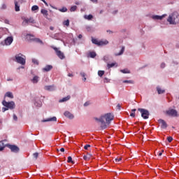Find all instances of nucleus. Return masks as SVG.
Masks as SVG:
<instances>
[{"instance_id": "obj_5", "label": "nucleus", "mask_w": 179, "mask_h": 179, "mask_svg": "<svg viewBox=\"0 0 179 179\" xmlns=\"http://www.w3.org/2000/svg\"><path fill=\"white\" fill-rule=\"evenodd\" d=\"M138 111H140L141 114V117L142 118H143L144 120H148V118H149V110L144 109V108H138Z\"/></svg>"}, {"instance_id": "obj_55", "label": "nucleus", "mask_w": 179, "mask_h": 179, "mask_svg": "<svg viewBox=\"0 0 179 179\" xmlns=\"http://www.w3.org/2000/svg\"><path fill=\"white\" fill-rule=\"evenodd\" d=\"M59 151L60 152H65V148H60Z\"/></svg>"}, {"instance_id": "obj_33", "label": "nucleus", "mask_w": 179, "mask_h": 179, "mask_svg": "<svg viewBox=\"0 0 179 179\" xmlns=\"http://www.w3.org/2000/svg\"><path fill=\"white\" fill-rule=\"evenodd\" d=\"M31 10L34 11V10H38V6H33L31 7Z\"/></svg>"}, {"instance_id": "obj_54", "label": "nucleus", "mask_w": 179, "mask_h": 179, "mask_svg": "<svg viewBox=\"0 0 179 179\" xmlns=\"http://www.w3.org/2000/svg\"><path fill=\"white\" fill-rule=\"evenodd\" d=\"M3 149H5V146L0 147V152H2V150H3Z\"/></svg>"}, {"instance_id": "obj_46", "label": "nucleus", "mask_w": 179, "mask_h": 179, "mask_svg": "<svg viewBox=\"0 0 179 179\" xmlns=\"http://www.w3.org/2000/svg\"><path fill=\"white\" fill-rule=\"evenodd\" d=\"M83 159H84V160H89V159H90V157H88L87 155H84Z\"/></svg>"}, {"instance_id": "obj_51", "label": "nucleus", "mask_w": 179, "mask_h": 179, "mask_svg": "<svg viewBox=\"0 0 179 179\" xmlns=\"http://www.w3.org/2000/svg\"><path fill=\"white\" fill-rule=\"evenodd\" d=\"M117 108H118V110H121V105H120V103L117 105Z\"/></svg>"}, {"instance_id": "obj_9", "label": "nucleus", "mask_w": 179, "mask_h": 179, "mask_svg": "<svg viewBox=\"0 0 179 179\" xmlns=\"http://www.w3.org/2000/svg\"><path fill=\"white\" fill-rule=\"evenodd\" d=\"M7 146L10 149L11 152L14 153H17L20 150L19 147L15 145H7Z\"/></svg>"}, {"instance_id": "obj_61", "label": "nucleus", "mask_w": 179, "mask_h": 179, "mask_svg": "<svg viewBox=\"0 0 179 179\" xmlns=\"http://www.w3.org/2000/svg\"><path fill=\"white\" fill-rule=\"evenodd\" d=\"M5 23H6L7 24H9V21L8 20H6Z\"/></svg>"}, {"instance_id": "obj_31", "label": "nucleus", "mask_w": 179, "mask_h": 179, "mask_svg": "<svg viewBox=\"0 0 179 179\" xmlns=\"http://www.w3.org/2000/svg\"><path fill=\"white\" fill-rule=\"evenodd\" d=\"M63 25L66 26L67 27H69V20L64 21L63 22Z\"/></svg>"}, {"instance_id": "obj_36", "label": "nucleus", "mask_w": 179, "mask_h": 179, "mask_svg": "<svg viewBox=\"0 0 179 179\" xmlns=\"http://www.w3.org/2000/svg\"><path fill=\"white\" fill-rule=\"evenodd\" d=\"M34 158L36 159V160H37L38 157V152H35L33 154Z\"/></svg>"}, {"instance_id": "obj_44", "label": "nucleus", "mask_w": 179, "mask_h": 179, "mask_svg": "<svg viewBox=\"0 0 179 179\" xmlns=\"http://www.w3.org/2000/svg\"><path fill=\"white\" fill-rule=\"evenodd\" d=\"M104 83H108L110 82V79L105 78L103 80Z\"/></svg>"}, {"instance_id": "obj_62", "label": "nucleus", "mask_w": 179, "mask_h": 179, "mask_svg": "<svg viewBox=\"0 0 179 179\" xmlns=\"http://www.w3.org/2000/svg\"><path fill=\"white\" fill-rule=\"evenodd\" d=\"M50 29L52 30V31L54 30V27H50Z\"/></svg>"}, {"instance_id": "obj_3", "label": "nucleus", "mask_w": 179, "mask_h": 179, "mask_svg": "<svg viewBox=\"0 0 179 179\" xmlns=\"http://www.w3.org/2000/svg\"><path fill=\"white\" fill-rule=\"evenodd\" d=\"M23 55H22L21 53L16 55L15 56V62H17V64H20V65H26V58L22 57Z\"/></svg>"}, {"instance_id": "obj_29", "label": "nucleus", "mask_w": 179, "mask_h": 179, "mask_svg": "<svg viewBox=\"0 0 179 179\" xmlns=\"http://www.w3.org/2000/svg\"><path fill=\"white\" fill-rule=\"evenodd\" d=\"M120 72H122V73H131V71L127 69L120 70Z\"/></svg>"}, {"instance_id": "obj_35", "label": "nucleus", "mask_w": 179, "mask_h": 179, "mask_svg": "<svg viewBox=\"0 0 179 179\" xmlns=\"http://www.w3.org/2000/svg\"><path fill=\"white\" fill-rule=\"evenodd\" d=\"M32 62L35 65H38V61L37 59H32Z\"/></svg>"}, {"instance_id": "obj_11", "label": "nucleus", "mask_w": 179, "mask_h": 179, "mask_svg": "<svg viewBox=\"0 0 179 179\" xmlns=\"http://www.w3.org/2000/svg\"><path fill=\"white\" fill-rule=\"evenodd\" d=\"M24 23H27V24H29V23H31V24H34L36 23V20L32 17H30L29 18H25L24 20Z\"/></svg>"}, {"instance_id": "obj_59", "label": "nucleus", "mask_w": 179, "mask_h": 179, "mask_svg": "<svg viewBox=\"0 0 179 179\" xmlns=\"http://www.w3.org/2000/svg\"><path fill=\"white\" fill-rule=\"evenodd\" d=\"M6 8V5L3 4V5L2 6V9H5Z\"/></svg>"}, {"instance_id": "obj_63", "label": "nucleus", "mask_w": 179, "mask_h": 179, "mask_svg": "<svg viewBox=\"0 0 179 179\" xmlns=\"http://www.w3.org/2000/svg\"><path fill=\"white\" fill-rule=\"evenodd\" d=\"M92 2H97V0H90Z\"/></svg>"}, {"instance_id": "obj_23", "label": "nucleus", "mask_w": 179, "mask_h": 179, "mask_svg": "<svg viewBox=\"0 0 179 179\" xmlns=\"http://www.w3.org/2000/svg\"><path fill=\"white\" fill-rule=\"evenodd\" d=\"M41 13L43 16H45V17H47L48 16V11L45 9H42L41 10Z\"/></svg>"}, {"instance_id": "obj_30", "label": "nucleus", "mask_w": 179, "mask_h": 179, "mask_svg": "<svg viewBox=\"0 0 179 179\" xmlns=\"http://www.w3.org/2000/svg\"><path fill=\"white\" fill-rule=\"evenodd\" d=\"M76 9H78V6H73L71 7L70 8V12H75V10H76Z\"/></svg>"}, {"instance_id": "obj_60", "label": "nucleus", "mask_w": 179, "mask_h": 179, "mask_svg": "<svg viewBox=\"0 0 179 179\" xmlns=\"http://www.w3.org/2000/svg\"><path fill=\"white\" fill-rule=\"evenodd\" d=\"M82 37H83V36H82V34H79V35H78V38L80 39V38H82Z\"/></svg>"}, {"instance_id": "obj_7", "label": "nucleus", "mask_w": 179, "mask_h": 179, "mask_svg": "<svg viewBox=\"0 0 179 179\" xmlns=\"http://www.w3.org/2000/svg\"><path fill=\"white\" fill-rule=\"evenodd\" d=\"M56 52V55L59 58V59H65V55L64 52H61L58 48H55L54 46L52 47Z\"/></svg>"}, {"instance_id": "obj_21", "label": "nucleus", "mask_w": 179, "mask_h": 179, "mask_svg": "<svg viewBox=\"0 0 179 179\" xmlns=\"http://www.w3.org/2000/svg\"><path fill=\"white\" fill-rule=\"evenodd\" d=\"M107 66L108 69H110V68H113V66H115L117 68V66H118V64L115 62V63L108 64Z\"/></svg>"}, {"instance_id": "obj_40", "label": "nucleus", "mask_w": 179, "mask_h": 179, "mask_svg": "<svg viewBox=\"0 0 179 179\" xmlns=\"http://www.w3.org/2000/svg\"><path fill=\"white\" fill-rule=\"evenodd\" d=\"M123 83H131V84H132V83H134V81H132V80H124Z\"/></svg>"}, {"instance_id": "obj_45", "label": "nucleus", "mask_w": 179, "mask_h": 179, "mask_svg": "<svg viewBox=\"0 0 179 179\" xmlns=\"http://www.w3.org/2000/svg\"><path fill=\"white\" fill-rule=\"evenodd\" d=\"M121 160H122L121 157L115 159V162L116 163H118V162H121Z\"/></svg>"}, {"instance_id": "obj_8", "label": "nucleus", "mask_w": 179, "mask_h": 179, "mask_svg": "<svg viewBox=\"0 0 179 179\" xmlns=\"http://www.w3.org/2000/svg\"><path fill=\"white\" fill-rule=\"evenodd\" d=\"M166 114L169 117H178V113L175 109H169L166 110Z\"/></svg>"}, {"instance_id": "obj_58", "label": "nucleus", "mask_w": 179, "mask_h": 179, "mask_svg": "<svg viewBox=\"0 0 179 179\" xmlns=\"http://www.w3.org/2000/svg\"><path fill=\"white\" fill-rule=\"evenodd\" d=\"M0 146H3V141H0Z\"/></svg>"}, {"instance_id": "obj_39", "label": "nucleus", "mask_w": 179, "mask_h": 179, "mask_svg": "<svg viewBox=\"0 0 179 179\" xmlns=\"http://www.w3.org/2000/svg\"><path fill=\"white\" fill-rule=\"evenodd\" d=\"M67 162L68 163H73V161H72V157H68Z\"/></svg>"}, {"instance_id": "obj_64", "label": "nucleus", "mask_w": 179, "mask_h": 179, "mask_svg": "<svg viewBox=\"0 0 179 179\" xmlns=\"http://www.w3.org/2000/svg\"><path fill=\"white\" fill-rule=\"evenodd\" d=\"M162 155H163V153L159 152V153L158 154V156H162Z\"/></svg>"}, {"instance_id": "obj_49", "label": "nucleus", "mask_w": 179, "mask_h": 179, "mask_svg": "<svg viewBox=\"0 0 179 179\" xmlns=\"http://www.w3.org/2000/svg\"><path fill=\"white\" fill-rule=\"evenodd\" d=\"M89 104H90L89 102H85V103H84V106H85V107H87V106H89Z\"/></svg>"}, {"instance_id": "obj_19", "label": "nucleus", "mask_w": 179, "mask_h": 179, "mask_svg": "<svg viewBox=\"0 0 179 179\" xmlns=\"http://www.w3.org/2000/svg\"><path fill=\"white\" fill-rule=\"evenodd\" d=\"M6 97H9L10 99H13V94L10 92H7L4 95V100Z\"/></svg>"}, {"instance_id": "obj_16", "label": "nucleus", "mask_w": 179, "mask_h": 179, "mask_svg": "<svg viewBox=\"0 0 179 179\" xmlns=\"http://www.w3.org/2000/svg\"><path fill=\"white\" fill-rule=\"evenodd\" d=\"M64 116L66 117L67 118H69L70 120H73V115L69 111H66L64 112Z\"/></svg>"}, {"instance_id": "obj_17", "label": "nucleus", "mask_w": 179, "mask_h": 179, "mask_svg": "<svg viewBox=\"0 0 179 179\" xmlns=\"http://www.w3.org/2000/svg\"><path fill=\"white\" fill-rule=\"evenodd\" d=\"M52 69V65H47L45 68L42 69L43 72H50Z\"/></svg>"}, {"instance_id": "obj_52", "label": "nucleus", "mask_w": 179, "mask_h": 179, "mask_svg": "<svg viewBox=\"0 0 179 179\" xmlns=\"http://www.w3.org/2000/svg\"><path fill=\"white\" fill-rule=\"evenodd\" d=\"M103 59L104 61H107V59H108V56H104Z\"/></svg>"}, {"instance_id": "obj_41", "label": "nucleus", "mask_w": 179, "mask_h": 179, "mask_svg": "<svg viewBox=\"0 0 179 179\" xmlns=\"http://www.w3.org/2000/svg\"><path fill=\"white\" fill-rule=\"evenodd\" d=\"M80 75H81V76H82L83 78H84L83 80H84V81L86 80V78H85L86 74H85V73H80Z\"/></svg>"}, {"instance_id": "obj_27", "label": "nucleus", "mask_w": 179, "mask_h": 179, "mask_svg": "<svg viewBox=\"0 0 179 179\" xmlns=\"http://www.w3.org/2000/svg\"><path fill=\"white\" fill-rule=\"evenodd\" d=\"M33 41H34L35 43H39V44H43V41H41V39L38 38H35Z\"/></svg>"}, {"instance_id": "obj_24", "label": "nucleus", "mask_w": 179, "mask_h": 179, "mask_svg": "<svg viewBox=\"0 0 179 179\" xmlns=\"http://www.w3.org/2000/svg\"><path fill=\"white\" fill-rule=\"evenodd\" d=\"M124 51H125V47H122L119 53L115 54V57H118V55H122V54H124Z\"/></svg>"}, {"instance_id": "obj_57", "label": "nucleus", "mask_w": 179, "mask_h": 179, "mask_svg": "<svg viewBox=\"0 0 179 179\" xmlns=\"http://www.w3.org/2000/svg\"><path fill=\"white\" fill-rule=\"evenodd\" d=\"M68 76H69L70 78H72V77H73V74H72V73H69V74H68Z\"/></svg>"}, {"instance_id": "obj_2", "label": "nucleus", "mask_w": 179, "mask_h": 179, "mask_svg": "<svg viewBox=\"0 0 179 179\" xmlns=\"http://www.w3.org/2000/svg\"><path fill=\"white\" fill-rule=\"evenodd\" d=\"M178 13L175 12L172 15H169V17L167 19V22L170 23V24H177L178 23Z\"/></svg>"}, {"instance_id": "obj_15", "label": "nucleus", "mask_w": 179, "mask_h": 179, "mask_svg": "<svg viewBox=\"0 0 179 179\" xmlns=\"http://www.w3.org/2000/svg\"><path fill=\"white\" fill-rule=\"evenodd\" d=\"M163 17H166V15H153L152 19L154 20H162Z\"/></svg>"}, {"instance_id": "obj_22", "label": "nucleus", "mask_w": 179, "mask_h": 179, "mask_svg": "<svg viewBox=\"0 0 179 179\" xmlns=\"http://www.w3.org/2000/svg\"><path fill=\"white\" fill-rule=\"evenodd\" d=\"M27 38L29 41H34L36 38L34 37V36L28 34L27 35Z\"/></svg>"}, {"instance_id": "obj_32", "label": "nucleus", "mask_w": 179, "mask_h": 179, "mask_svg": "<svg viewBox=\"0 0 179 179\" xmlns=\"http://www.w3.org/2000/svg\"><path fill=\"white\" fill-rule=\"evenodd\" d=\"M135 111H136V109H132L131 113L130 114V117H132L133 118H135Z\"/></svg>"}, {"instance_id": "obj_1", "label": "nucleus", "mask_w": 179, "mask_h": 179, "mask_svg": "<svg viewBox=\"0 0 179 179\" xmlns=\"http://www.w3.org/2000/svg\"><path fill=\"white\" fill-rule=\"evenodd\" d=\"M95 121L101 123V129H106V128L111 124V121L114 120V115L112 113H106L101 115L99 118L95 117Z\"/></svg>"}, {"instance_id": "obj_37", "label": "nucleus", "mask_w": 179, "mask_h": 179, "mask_svg": "<svg viewBox=\"0 0 179 179\" xmlns=\"http://www.w3.org/2000/svg\"><path fill=\"white\" fill-rule=\"evenodd\" d=\"M60 12H67L68 11V8L63 7L62 8H61Z\"/></svg>"}, {"instance_id": "obj_25", "label": "nucleus", "mask_w": 179, "mask_h": 179, "mask_svg": "<svg viewBox=\"0 0 179 179\" xmlns=\"http://www.w3.org/2000/svg\"><path fill=\"white\" fill-rule=\"evenodd\" d=\"M48 121H55V122H57V117H53L47 119L45 120H43V122H48Z\"/></svg>"}, {"instance_id": "obj_6", "label": "nucleus", "mask_w": 179, "mask_h": 179, "mask_svg": "<svg viewBox=\"0 0 179 179\" xmlns=\"http://www.w3.org/2000/svg\"><path fill=\"white\" fill-rule=\"evenodd\" d=\"M92 42L93 44H95L96 45H107L108 44V42L107 40L106 41H99L96 38H92Z\"/></svg>"}, {"instance_id": "obj_26", "label": "nucleus", "mask_w": 179, "mask_h": 179, "mask_svg": "<svg viewBox=\"0 0 179 179\" xmlns=\"http://www.w3.org/2000/svg\"><path fill=\"white\" fill-rule=\"evenodd\" d=\"M157 90L158 94H163V93L166 92L164 90H162V88L159 87H157Z\"/></svg>"}, {"instance_id": "obj_43", "label": "nucleus", "mask_w": 179, "mask_h": 179, "mask_svg": "<svg viewBox=\"0 0 179 179\" xmlns=\"http://www.w3.org/2000/svg\"><path fill=\"white\" fill-rule=\"evenodd\" d=\"M89 148H90V145H89V144H87V145H85L84 146V149H85V150H87V149H89Z\"/></svg>"}, {"instance_id": "obj_34", "label": "nucleus", "mask_w": 179, "mask_h": 179, "mask_svg": "<svg viewBox=\"0 0 179 179\" xmlns=\"http://www.w3.org/2000/svg\"><path fill=\"white\" fill-rule=\"evenodd\" d=\"M99 76L101 77L103 75H104V71H98Z\"/></svg>"}, {"instance_id": "obj_10", "label": "nucleus", "mask_w": 179, "mask_h": 179, "mask_svg": "<svg viewBox=\"0 0 179 179\" xmlns=\"http://www.w3.org/2000/svg\"><path fill=\"white\" fill-rule=\"evenodd\" d=\"M159 123L161 124V128L162 129H166V128H167L168 125H167V122H166V121H164V120L163 119H159L158 120Z\"/></svg>"}, {"instance_id": "obj_18", "label": "nucleus", "mask_w": 179, "mask_h": 179, "mask_svg": "<svg viewBox=\"0 0 179 179\" xmlns=\"http://www.w3.org/2000/svg\"><path fill=\"white\" fill-rule=\"evenodd\" d=\"M70 99H71V96L68 95L67 96L64 97L62 99H59V103H64L65 101H68V100H70Z\"/></svg>"}, {"instance_id": "obj_48", "label": "nucleus", "mask_w": 179, "mask_h": 179, "mask_svg": "<svg viewBox=\"0 0 179 179\" xmlns=\"http://www.w3.org/2000/svg\"><path fill=\"white\" fill-rule=\"evenodd\" d=\"M13 120L14 121H17V116H16V115H13Z\"/></svg>"}, {"instance_id": "obj_12", "label": "nucleus", "mask_w": 179, "mask_h": 179, "mask_svg": "<svg viewBox=\"0 0 179 179\" xmlns=\"http://www.w3.org/2000/svg\"><path fill=\"white\" fill-rule=\"evenodd\" d=\"M4 42H5L6 45H10L12 44V43H13V37H12V36L7 37L5 39Z\"/></svg>"}, {"instance_id": "obj_14", "label": "nucleus", "mask_w": 179, "mask_h": 179, "mask_svg": "<svg viewBox=\"0 0 179 179\" xmlns=\"http://www.w3.org/2000/svg\"><path fill=\"white\" fill-rule=\"evenodd\" d=\"M14 4H15V12H19L20 10V5H19V2H17V1H16V0H15Z\"/></svg>"}, {"instance_id": "obj_53", "label": "nucleus", "mask_w": 179, "mask_h": 179, "mask_svg": "<svg viewBox=\"0 0 179 179\" xmlns=\"http://www.w3.org/2000/svg\"><path fill=\"white\" fill-rule=\"evenodd\" d=\"M35 106H36V107H41V103L37 104V103H35Z\"/></svg>"}, {"instance_id": "obj_13", "label": "nucleus", "mask_w": 179, "mask_h": 179, "mask_svg": "<svg viewBox=\"0 0 179 179\" xmlns=\"http://www.w3.org/2000/svg\"><path fill=\"white\" fill-rule=\"evenodd\" d=\"M44 89L45 90H48V92H52L55 90V87L54 85H45Z\"/></svg>"}, {"instance_id": "obj_50", "label": "nucleus", "mask_w": 179, "mask_h": 179, "mask_svg": "<svg viewBox=\"0 0 179 179\" xmlns=\"http://www.w3.org/2000/svg\"><path fill=\"white\" fill-rule=\"evenodd\" d=\"M165 66H166V64L162 63V64H161V68H165Z\"/></svg>"}, {"instance_id": "obj_4", "label": "nucleus", "mask_w": 179, "mask_h": 179, "mask_svg": "<svg viewBox=\"0 0 179 179\" xmlns=\"http://www.w3.org/2000/svg\"><path fill=\"white\" fill-rule=\"evenodd\" d=\"M2 105L4 107H6V108H8L10 110H13V108H15L16 107V105H15V102L14 101L8 102V101H6V99L3 100Z\"/></svg>"}, {"instance_id": "obj_47", "label": "nucleus", "mask_w": 179, "mask_h": 179, "mask_svg": "<svg viewBox=\"0 0 179 179\" xmlns=\"http://www.w3.org/2000/svg\"><path fill=\"white\" fill-rule=\"evenodd\" d=\"M8 110H9L8 108H2V111L3 113H5V111H8Z\"/></svg>"}, {"instance_id": "obj_38", "label": "nucleus", "mask_w": 179, "mask_h": 179, "mask_svg": "<svg viewBox=\"0 0 179 179\" xmlns=\"http://www.w3.org/2000/svg\"><path fill=\"white\" fill-rule=\"evenodd\" d=\"M167 141L168 142L171 143L173 141V137L172 136H169L167 137Z\"/></svg>"}, {"instance_id": "obj_28", "label": "nucleus", "mask_w": 179, "mask_h": 179, "mask_svg": "<svg viewBox=\"0 0 179 179\" xmlns=\"http://www.w3.org/2000/svg\"><path fill=\"white\" fill-rule=\"evenodd\" d=\"M96 55H97L96 54V52H90V58H96Z\"/></svg>"}, {"instance_id": "obj_56", "label": "nucleus", "mask_w": 179, "mask_h": 179, "mask_svg": "<svg viewBox=\"0 0 179 179\" xmlns=\"http://www.w3.org/2000/svg\"><path fill=\"white\" fill-rule=\"evenodd\" d=\"M43 2L45 3V5L46 6H48V3L47 1H45V0H44V1H43Z\"/></svg>"}, {"instance_id": "obj_20", "label": "nucleus", "mask_w": 179, "mask_h": 179, "mask_svg": "<svg viewBox=\"0 0 179 179\" xmlns=\"http://www.w3.org/2000/svg\"><path fill=\"white\" fill-rule=\"evenodd\" d=\"M38 79H40V77L35 76L31 80L32 83H38Z\"/></svg>"}, {"instance_id": "obj_42", "label": "nucleus", "mask_w": 179, "mask_h": 179, "mask_svg": "<svg viewBox=\"0 0 179 179\" xmlns=\"http://www.w3.org/2000/svg\"><path fill=\"white\" fill-rule=\"evenodd\" d=\"M86 19H87L88 20H91V19H93V15H87V17H86Z\"/></svg>"}]
</instances>
